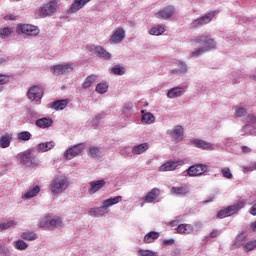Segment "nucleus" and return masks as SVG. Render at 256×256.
<instances>
[{
  "label": "nucleus",
  "mask_w": 256,
  "mask_h": 256,
  "mask_svg": "<svg viewBox=\"0 0 256 256\" xmlns=\"http://www.w3.org/2000/svg\"><path fill=\"white\" fill-rule=\"evenodd\" d=\"M221 174L225 179H233V173L229 167H224L221 169Z\"/></svg>",
  "instance_id": "47"
},
{
  "label": "nucleus",
  "mask_w": 256,
  "mask_h": 256,
  "mask_svg": "<svg viewBox=\"0 0 256 256\" xmlns=\"http://www.w3.org/2000/svg\"><path fill=\"white\" fill-rule=\"evenodd\" d=\"M250 228L252 229V231H254V233L256 232V221L251 223Z\"/></svg>",
  "instance_id": "64"
},
{
  "label": "nucleus",
  "mask_w": 256,
  "mask_h": 256,
  "mask_svg": "<svg viewBox=\"0 0 256 256\" xmlns=\"http://www.w3.org/2000/svg\"><path fill=\"white\" fill-rule=\"evenodd\" d=\"M13 35V28L4 27L0 28V39H9Z\"/></svg>",
  "instance_id": "38"
},
{
  "label": "nucleus",
  "mask_w": 256,
  "mask_h": 256,
  "mask_svg": "<svg viewBox=\"0 0 256 256\" xmlns=\"http://www.w3.org/2000/svg\"><path fill=\"white\" fill-rule=\"evenodd\" d=\"M159 195H160L159 188H153L150 192H148L144 196L143 201H145V203H153V201H155L157 197H159Z\"/></svg>",
  "instance_id": "26"
},
{
  "label": "nucleus",
  "mask_w": 256,
  "mask_h": 256,
  "mask_svg": "<svg viewBox=\"0 0 256 256\" xmlns=\"http://www.w3.org/2000/svg\"><path fill=\"white\" fill-rule=\"evenodd\" d=\"M173 243H175V239H173V238H170V239H167V240L163 241L164 245H173Z\"/></svg>",
  "instance_id": "63"
},
{
  "label": "nucleus",
  "mask_w": 256,
  "mask_h": 256,
  "mask_svg": "<svg viewBox=\"0 0 256 256\" xmlns=\"http://www.w3.org/2000/svg\"><path fill=\"white\" fill-rule=\"evenodd\" d=\"M95 81H97V75L92 74L86 77V79L84 80V82L82 83V88L83 89H89V87H91V85H93V83H95Z\"/></svg>",
  "instance_id": "35"
},
{
  "label": "nucleus",
  "mask_w": 256,
  "mask_h": 256,
  "mask_svg": "<svg viewBox=\"0 0 256 256\" xmlns=\"http://www.w3.org/2000/svg\"><path fill=\"white\" fill-rule=\"evenodd\" d=\"M123 201V196H116L114 198H108L101 202V206L90 208L88 211V215L90 217H105L107 215V210L109 207H113V205H117Z\"/></svg>",
  "instance_id": "2"
},
{
  "label": "nucleus",
  "mask_w": 256,
  "mask_h": 256,
  "mask_svg": "<svg viewBox=\"0 0 256 256\" xmlns=\"http://www.w3.org/2000/svg\"><path fill=\"white\" fill-rule=\"evenodd\" d=\"M18 141H29L31 139V132L22 131L17 134Z\"/></svg>",
  "instance_id": "43"
},
{
  "label": "nucleus",
  "mask_w": 256,
  "mask_h": 256,
  "mask_svg": "<svg viewBox=\"0 0 256 256\" xmlns=\"http://www.w3.org/2000/svg\"><path fill=\"white\" fill-rule=\"evenodd\" d=\"M105 185H107V181H105V179L90 181L88 184V194L95 195V193L101 191Z\"/></svg>",
  "instance_id": "17"
},
{
  "label": "nucleus",
  "mask_w": 256,
  "mask_h": 256,
  "mask_svg": "<svg viewBox=\"0 0 256 256\" xmlns=\"http://www.w3.org/2000/svg\"><path fill=\"white\" fill-rule=\"evenodd\" d=\"M142 113V118L141 121L142 123H146V125H152V123H155V116L151 112H145V110L141 111Z\"/></svg>",
  "instance_id": "31"
},
{
  "label": "nucleus",
  "mask_w": 256,
  "mask_h": 256,
  "mask_svg": "<svg viewBox=\"0 0 256 256\" xmlns=\"http://www.w3.org/2000/svg\"><path fill=\"white\" fill-rule=\"evenodd\" d=\"M176 65L178 68L172 69L170 71V73L172 75H185L187 73V71H188L187 63H185L181 60H178V61H176Z\"/></svg>",
  "instance_id": "23"
},
{
  "label": "nucleus",
  "mask_w": 256,
  "mask_h": 256,
  "mask_svg": "<svg viewBox=\"0 0 256 256\" xmlns=\"http://www.w3.org/2000/svg\"><path fill=\"white\" fill-rule=\"evenodd\" d=\"M38 227L45 228L49 227V216L41 218L38 222Z\"/></svg>",
  "instance_id": "50"
},
{
  "label": "nucleus",
  "mask_w": 256,
  "mask_h": 256,
  "mask_svg": "<svg viewBox=\"0 0 256 256\" xmlns=\"http://www.w3.org/2000/svg\"><path fill=\"white\" fill-rule=\"evenodd\" d=\"M242 169L244 173L256 171V162L250 163L247 166H243Z\"/></svg>",
  "instance_id": "51"
},
{
  "label": "nucleus",
  "mask_w": 256,
  "mask_h": 256,
  "mask_svg": "<svg viewBox=\"0 0 256 256\" xmlns=\"http://www.w3.org/2000/svg\"><path fill=\"white\" fill-rule=\"evenodd\" d=\"M88 3H91V0H74L69 8V13H77V11H81V9Z\"/></svg>",
  "instance_id": "22"
},
{
  "label": "nucleus",
  "mask_w": 256,
  "mask_h": 256,
  "mask_svg": "<svg viewBox=\"0 0 256 256\" xmlns=\"http://www.w3.org/2000/svg\"><path fill=\"white\" fill-rule=\"evenodd\" d=\"M193 226V233H195V231H201V229H203V222L201 221H196L192 224Z\"/></svg>",
  "instance_id": "54"
},
{
  "label": "nucleus",
  "mask_w": 256,
  "mask_h": 256,
  "mask_svg": "<svg viewBox=\"0 0 256 256\" xmlns=\"http://www.w3.org/2000/svg\"><path fill=\"white\" fill-rule=\"evenodd\" d=\"M189 189L185 186L172 187L170 189L171 195H176L177 197H182V195H187Z\"/></svg>",
  "instance_id": "32"
},
{
  "label": "nucleus",
  "mask_w": 256,
  "mask_h": 256,
  "mask_svg": "<svg viewBox=\"0 0 256 256\" xmlns=\"http://www.w3.org/2000/svg\"><path fill=\"white\" fill-rule=\"evenodd\" d=\"M242 249H243V251H246L247 253H249V251H253V249H256V240L249 241V242L243 244Z\"/></svg>",
  "instance_id": "44"
},
{
  "label": "nucleus",
  "mask_w": 256,
  "mask_h": 256,
  "mask_svg": "<svg viewBox=\"0 0 256 256\" xmlns=\"http://www.w3.org/2000/svg\"><path fill=\"white\" fill-rule=\"evenodd\" d=\"M185 161L178 160V161H168L165 164L161 165L159 167V171L165 172V171H175L179 165H184Z\"/></svg>",
  "instance_id": "21"
},
{
  "label": "nucleus",
  "mask_w": 256,
  "mask_h": 256,
  "mask_svg": "<svg viewBox=\"0 0 256 256\" xmlns=\"http://www.w3.org/2000/svg\"><path fill=\"white\" fill-rule=\"evenodd\" d=\"M22 239L25 241H35L37 239V234L33 231L23 232L21 234Z\"/></svg>",
  "instance_id": "41"
},
{
  "label": "nucleus",
  "mask_w": 256,
  "mask_h": 256,
  "mask_svg": "<svg viewBox=\"0 0 256 256\" xmlns=\"http://www.w3.org/2000/svg\"><path fill=\"white\" fill-rule=\"evenodd\" d=\"M185 131L181 125L174 126L171 130L167 131V135H170L171 139L175 141H182Z\"/></svg>",
  "instance_id": "19"
},
{
  "label": "nucleus",
  "mask_w": 256,
  "mask_h": 256,
  "mask_svg": "<svg viewBox=\"0 0 256 256\" xmlns=\"http://www.w3.org/2000/svg\"><path fill=\"white\" fill-rule=\"evenodd\" d=\"M67 189H69V178L65 175L56 176L50 184L52 195H61V193H65Z\"/></svg>",
  "instance_id": "3"
},
{
  "label": "nucleus",
  "mask_w": 256,
  "mask_h": 256,
  "mask_svg": "<svg viewBox=\"0 0 256 256\" xmlns=\"http://www.w3.org/2000/svg\"><path fill=\"white\" fill-rule=\"evenodd\" d=\"M0 255L1 256H11V251L8 250L5 245L0 244Z\"/></svg>",
  "instance_id": "53"
},
{
  "label": "nucleus",
  "mask_w": 256,
  "mask_h": 256,
  "mask_svg": "<svg viewBox=\"0 0 256 256\" xmlns=\"http://www.w3.org/2000/svg\"><path fill=\"white\" fill-rule=\"evenodd\" d=\"M13 139V134L6 133L0 137V147L1 149H8L11 147V141Z\"/></svg>",
  "instance_id": "28"
},
{
  "label": "nucleus",
  "mask_w": 256,
  "mask_h": 256,
  "mask_svg": "<svg viewBox=\"0 0 256 256\" xmlns=\"http://www.w3.org/2000/svg\"><path fill=\"white\" fill-rule=\"evenodd\" d=\"M105 117H106L105 112H102V113L97 114V115L95 116V118H93V120H92L93 125H99L100 121H101L102 119H105Z\"/></svg>",
  "instance_id": "49"
},
{
  "label": "nucleus",
  "mask_w": 256,
  "mask_h": 256,
  "mask_svg": "<svg viewBox=\"0 0 256 256\" xmlns=\"http://www.w3.org/2000/svg\"><path fill=\"white\" fill-rule=\"evenodd\" d=\"M61 225H63V221H61V218L57 216H49L48 227L55 228L61 227Z\"/></svg>",
  "instance_id": "37"
},
{
  "label": "nucleus",
  "mask_w": 256,
  "mask_h": 256,
  "mask_svg": "<svg viewBox=\"0 0 256 256\" xmlns=\"http://www.w3.org/2000/svg\"><path fill=\"white\" fill-rule=\"evenodd\" d=\"M27 97L32 103H39L43 99V88L37 85L32 86L27 92Z\"/></svg>",
  "instance_id": "13"
},
{
  "label": "nucleus",
  "mask_w": 256,
  "mask_h": 256,
  "mask_svg": "<svg viewBox=\"0 0 256 256\" xmlns=\"http://www.w3.org/2000/svg\"><path fill=\"white\" fill-rule=\"evenodd\" d=\"M5 21H15L17 17L13 14H8L4 17Z\"/></svg>",
  "instance_id": "60"
},
{
  "label": "nucleus",
  "mask_w": 256,
  "mask_h": 256,
  "mask_svg": "<svg viewBox=\"0 0 256 256\" xmlns=\"http://www.w3.org/2000/svg\"><path fill=\"white\" fill-rule=\"evenodd\" d=\"M190 143L196 147V149H201L202 151H215V144L199 138L190 140Z\"/></svg>",
  "instance_id": "16"
},
{
  "label": "nucleus",
  "mask_w": 256,
  "mask_h": 256,
  "mask_svg": "<svg viewBox=\"0 0 256 256\" xmlns=\"http://www.w3.org/2000/svg\"><path fill=\"white\" fill-rule=\"evenodd\" d=\"M89 155L93 159H97V158L101 157V150L98 147H90Z\"/></svg>",
  "instance_id": "45"
},
{
  "label": "nucleus",
  "mask_w": 256,
  "mask_h": 256,
  "mask_svg": "<svg viewBox=\"0 0 256 256\" xmlns=\"http://www.w3.org/2000/svg\"><path fill=\"white\" fill-rule=\"evenodd\" d=\"M75 69L73 63L56 64L50 67V73L58 77V75H69Z\"/></svg>",
  "instance_id": "8"
},
{
  "label": "nucleus",
  "mask_w": 256,
  "mask_h": 256,
  "mask_svg": "<svg viewBox=\"0 0 256 256\" xmlns=\"http://www.w3.org/2000/svg\"><path fill=\"white\" fill-rule=\"evenodd\" d=\"M6 83H9V76L0 74V85H6Z\"/></svg>",
  "instance_id": "57"
},
{
  "label": "nucleus",
  "mask_w": 256,
  "mask_h": 256,
  "mask_svg": "<svg viewBox=\"0 0 256 256\" xmlns=\"http://www.w3.org/2000/svg\"><path fill=\"white\" fill-rule=\"evenodd\" d=\"M191 43L194 47H199L190 52V56L195 58L201 57L207 51L217 49V42L209 36H196L191 40Z\"/></svg>",
  "instance_id": "1"
},
{
  "label": "nucleus",
  "mask_w": 256,
  "mask_h": 256,
  "mask_svg": "<svg viewBox=\"0 0 256 256\" xmlns=\"http://www.w3.org/2000/svg\"><path fill=\"white\" fill-rule=\"evenodd\" d=\"M241 151H242V153L247 154V153H251L252 150L249 146H242Z\"/></svg>",
  "instance_id": "61"
},
{
  "label": "nucleus",
  "mask_w": 256,
  "mask_h": 256,
  "mask_svg": "<svg viewBox=\"0 0 256 256\" xmlns=\"http://www.w3.org/2000/svg\"><path fill=\"white\" fill-rule=\"evenodd\" d=\"M164 31H165V26L158 24L149 30V35H154L156 37H159V35H163Z\"/></svg>",
  "instance_id": "34"
},
{
  "label": "nucleus",
  "mask_w": 256,
  "mask_h": 256,
  "mask_svg": "<svg viewBox=\"0 0 256 256\" xmlns=\"http://www.w3.org/2000/svg\"><path fill=\"white\" fill-rule=\"evenodd\" d=\"M149 149V143L145 142L142 144H138L132 147V153L134 155H142V153H145Z\"/></svg>",
  "instance_id": "30"
},
{
  "label": "nucleus",
  "mask_w": 256,
  "mask_h": 256,
  "mask_svg": "<svg viewBox=\"0 0 256 256\" xmlns=\"http://www.w3.org/2000/svg\"><path fill=\"white\" fill-rule=\"evenodd\" d=\"M159 237V232L150 231L144 236L143 241L144 243H154L155 241H157V239H159Z\"/></svg>",
  "instance_id": "33"
},
{
  "label": "nucleus",
  "mask_w": 256,
  "mask_h": 256,
  "mask_svg": "<svg viewBox=\"0 0 256 256\" xmlns=\"http://www.w3.org/2000/svg\"><path fill=\"white\" fill-rule=\"evenodd\" d=\"M17 157L20 161V165H23V167L33 169L39 165V159L33 156V149H27L23 152H20L18 153Z\"/></svg>",
  "instance_id": "4"
},
{
  "label": "nucleus",
  "mask_w": 256,
  "mask_h": 256,
  "mask_svg": "<svg viewBox=\"0 0 256 256\" xmlns=\"http://www.w3.org/2000/svg\"><path fill=\"white\" fill-rule=\"evenodd\" d=\"M17 35H27L28 37H37L41 30L33 24H18L16 26Z\"/></svg>",
  "instance_id": "7"
},
{
  "label": "nucleus",
  "mask_w": 256,
  "mask_h": 256,
  "mask_svg": "<svg viewBox=\"0 0 256 256\" xmlns=\"http://www.w3.org/2000/svg\"><path fill=\"white\" fill-rule=\"evenodd\" d=\"M247 125L244 126L245 131H251V125H256V115L255 114H249L246 118Z\"/></svg>",
  "instance_id": "39"
},
{
  "label": "nucleus",
  "mask_w": 256,
  "mask_h": 256,
  "mask_svg": "<svg viewBox=\"0 0 256 256\" xmlns=\"http://www.w3.org/2000/svg\"><path fill=\"white\" fill-rule=\"evenodd\" d=\"M86 49L89 53H94L100 59L109 60L111 59V53H109L103 46H97L94 44H90L86 46Z\"/></svg>",
  "instance_id": "9"
},
{
  "label": "nucleus",
  "mask_w": 256,
  "mask_h": 256,
  "mask_svg": "<svg viewBox=\"0 0 256 256\" xmlns=\"http://www.w3.org/2000/svg\"><path fill=\"white\" fill-rule=\"evenodd\" d=\"M245 113H247V110L243 107L236 108L235 115L236 117H244Z\"/></svg>",
  "instance_id": "55"
},
{
  "label": "nucleus",
  "mask_w": 256,
  "mask_h": 256,
  "mask_svg": "<svg viewBox=\"0 0 256 256\" xmlns=\"http://www.w3.org/2000/svg\"><path fill=\"white\" fill-rule=\"evenodd\" d=\"M250 215L256 216V200L253 202L252 207L249 210Z\"/></svg>",
  "instance_id": "59"
},
{
  "label": "nucleus",
  "mask_w": 256,
  "mask_h": 256,
  "mask_svg": "<svg viewBox=\"0 0 256 256\" xmlns=\"http://www.w3.org/2000/svg\"><path fill=\"white\" fill-rule=\"evenodd\" d=\"M186 92H187L186 86L174 87L168 90L167 97L168 99H177V97H183V95H185Z\"/></svg>",
  "instance_id": "20"
},
{
  "label": "nucleus",
  "mask_w": 256,
  "mask_h": 256,
  "mask_svg": "<svg viewBox=\"0 0 256 256\" xmlns=\"http://www.w3.org/2000/svg\"><path fill=\"white\" fill-rule=\"evenodd\" d=\"M35 125L40 129H49L53 126V119L49 117L40 118L35 121Z\"/></svg>",
  "instance_id": "25"
},
{
  "label": "nucleus",
  "mask_w": 256,
  "mask_h": 256,
  "mask_svg": "<svg viewBox=\"0 0 256 256\" xmlns=\"http://www.w3.org/2000/svg\"><path fill=\"white\" fill-rule=\"evenodd\" d=\"M209 170V167L205 164H195L187 169L189 177H201Z\"/></svg>",
  "instance_id": "14"
},
{
  "label": "nucleus",
  "mask_w": 256,
  "mask_h": 256,
  "mask_svg": "<svg viewBox=\"0 0 256 256\" xmlns=\"http://www.w3.org/2000/svg\"><path fill=\"white\" fill-rule=\"evenodd\" d=\"M55 148V143L53 141L48 142H42L37 145L36 149L37 151H40L41 153H47V151H51V149Z\"/></svg>",
  "instance_id": "29"
},
{
  "label": "nucleus",
  "mask_w": 256,
  "mask_h": 256,
  "mask_svg": "<svg viewBox=\"0 0 256 256\" xmlns=\"http://www.w3.org/2000/svg\"><path fill=\"white\" fill-rule=\"evenodd\" d=\"M54 13H57V1L55 0L48 2L39 9V15L43 18L51 17V15H54Z\"/></svg>",
  "instance_id": "12"
},
{
  "label": "nucleus",
  "mask_w": 256,
  "mask_h": 256,
  "mask_svg": "<svg viewBox=\"0 0 256 256\" xmlns=\"http://www.w3.org/2000/svg\"><path fill=\"white\" fill-rule=\"evenodd\" d=\"M69 105V99H63V100H56L50 104L51 109H54L55 111H63L65 107Z\"/></svg>",
  "instance_id": "27"
},
{
  "label": "nucleus",
  "mask_w": 256,
  "mask_h": 256,
  "mask_svg": "<svg viewBox=\"0 0 256 256\" xmlns=\"http://www.w3.org/2000/svg\"><path fill=\"white\" fill-rule=\"evenodd\" d=\"M13 247L17 251H26V249L29 247V244H27V242L24 240L19 239L13 242Z\"/></svg>",
  "instance_id": "36"
},
{
  "label": "nucleus",
  "mask_w": 256,
  "mask_h": 256,
  "mask_svg": "<svg viewBox=\"0 0 256 256\" xmlns=\"http://www.w3.org/2000/svg\"><path fill=\"white\" fill-rule=\"evenodd\" d=\"M4 225V231H7V229H13L15 225H17V222L15 220H8L6 222H2Z\"/></svg>",
  "instance_id": "48"
},
{
  "label": "nucleus",
  "mask_w": 256,
  "mask_h": 256,
  "mask_svg": "<svg viewBox=\"0 0 256 256\" xmlns=\"http://www.w3.org/2000/svg\"><path fill=\"white\" fill-rule=\"evenodd\" d=\"M124 39H125V29L118 28L112 33L109 39V43L110 45H119V43H123Z\"/></svg>",
  "instance_id": "18"
},
{
  "label": "nucleus",
  "mask_w": 256,
  "mask_h": 256,
  "mask_svg": "<svg viewBox=\"0 0 256 256\" xmlns=\"http://www.w3.org/2000/svg\"><path fill=\"white\" fill-rule=\"evenodd\" d=\"M247 205V200H240L237 203L230 205L228 207L222 208L217 213L218 219H225V217H231L233 215H237L243 207Z\"/></svg>",
  "instance_id": "6"
},
{
  "label": "nucleus",
  "mask_w": 256,
  "mask_h": 256,
  "mask_svg": "<svg viewBox=\"0 0 256 256\" xmlns=\"http://www.w3.org/2000/svg\"><path fill=\"white\" fill-rule=\"evenodd\" d=\"M218 14L219 11L217 10L206 12L204 15H201L190 23V29H201V27L209 25V23H211V21H213V19H215V16H217Z\"/></svg>",
  "instance_id": "5"
},
{
  "label": "nucleus",
  "mask_w": 256,
  "mask_h": 256,
  "mask_svg": "<svg viewBox=\"0 0 256 256\" xmlns=\"http://www.w3.org/2000/svg\"><path fill=\"white\" fill-rule=\"evenodd\" d=\"M219 235H221V230L219 229L212 230L209 234V239H216V237H219Z\"/></svg>",
  "instance_id": "56"
},
{
  "label": "nucleus",
  "mask_w": 256,
  "mask_h": 256,
  "mask_svg": "<svg viewBox=\"0 0 256 256\" xmlns=\"http://www.w3.org/2000/svg\"><path fill=\"white\" fill-rule=\"evenodd\" d=\"M113 75H125V67L116 65L111 68Z\"/></svg>",
  "instance_id": "46"
},
{
  "label": "nucleus",
  "mask_w": 256,
  "mask_h": 256,
  "mask_svg": "<svg viewBox=\"0 0 256 256\" xmlns=\"http://www.w3.org/2000/svg\"><path fill=\"white\" fill-rule=\"evenodd\" d=\"M39 193H41V187L39 185L32 186L22 195V199H33Z\"/></svg>",
  "instance_id": "24"
},
{
  "label": "nucleus",
  "mask_w": 256,
  "mask_h": 256,
  "mask_svg": "<svg viewBox=\"0 0 256 256\" xmlns=\"http://www.w3.org/2000/svg\"><path fill=\"white\" fill-rule=\"evenodd\" d=\"M239 79H241V75H240V74H238L237 76H234V77L232 78V83H233V85H237V83L240 82Z\"/></svg>",
  "instance_id": "62"
},
{
  "label": "nucleus",
  "mask_w": 256,
  "mask_h": 256,
  "mask_svg": "<svg viewBox=\"0 0 256 256\" xmlns=\"http://www.w3.org/2000/svg\"><path fill=\"white\" fill-rule=\"evenodd\" d=\"M84 150H85L84 143L76 144L65 151L64 159H66L67 161H71V159H75L77 155H79L80 153H83Z\"/></svg>",
  "instance_id": "11"
},
{
  "label": "nucleus",
  "mask_w": 256,
  "mask_h": 256,
  "mask_svg": "<svg viewBox=\"0 0 256 256\" xmlns=\"http://www.w3.org/2000/svg\"><path fill=\"white\" fill-rule=\"evenodd\" d=\"M178 220H173L170 222V227H175V231L180 233V235H191L193 233V224H177Z\"/></svg>",
  "instance_id": "15"
},
{
  "label": "nucleus",
  "mask_w": 256,
  "mask_h": 256,
  "mask_svg": "<svg viewBox=\"0 0 256 256\" xmlns=\"http://www.w3.org/2000/svg\"><path fill=\"white\" fill-rule=\"evenodd\" d=\"M245 239H246V236L245 234H239L237 237H236V240L234 242V245L237 249H239L240 247H243V245H245Z\"/></svg>",
  "instance_id": "42"
},
{
  "label": "nucleus",
  "mask_w": 256,
  "mask_h": 256,
  "mask_svg": "<svg viewBox=\"0 0 256 256\" xmlns=\"http://www.w3.org/2000/svg\"><path fill=\"white\" fill-rule=\"evenodd\" d=\"M225 40L229 45H235V43L237 42V38H235V36H226Z\"/></svg>",
  "instance_id": "58"
},
{
  "label": "nucleus",
  "mask_w": 256,
  "mask_h": 256,
  "mask_svg": "<svg viewBox=\"0 0 256 256\" xmlns=\"http://www.w3.org/2000/svg\"><path fill=\"white\" fill-rule=\"evenodd\" d=\"M131 111H133V106L131 104H127L122 113L126 116V117H131Z\"/></svg>",
  "instance_id": "52"
},
{
  "label": "nucleus",
  "mask_w": 256,
  "mask_h": 256,
  "mask_svg": "<svg viewBox=\"0 0 256 256\" xmlns=\"http://www.w3.org/2000/svg\"><path fill=\"white\" fill-rule=\"evenodd\" d=\"M109 91V84L107 82H101L97 84L96 86V92L99 93V95H105Z\"/></svg>",
  "instance_id": "40"
},
{
  "label": "nucleus",
  "mask_w": 256,
  "mask_h": 256,
  "mask_svg": "<svg viewBox=\"0 0 256 256\" xmlns=\"http://www.w3.org/2000/svg\"><path fill=\"white\" fill-rule=\"evenodd\" d=\"M177 9L173 5H168L159 10L158 12L155 13L156 19H162L163 21H167L175 15Z\"/></svg>",
  "instance_id": "10"
}]
</instances>
